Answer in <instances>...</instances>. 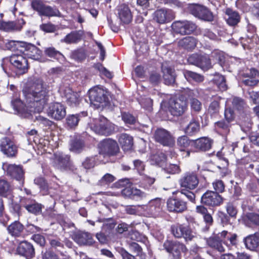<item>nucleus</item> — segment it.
<instances>
[{
    "label": "nucleus",
    "mask_w": 259,
    "mask_h": 259,
    "mask_svg": "<svg viewBox=\"0 0 259 259\" xmlns=\"http://www.w3.org/2000/svg\"><path fill=\"white\" fill-rule=\"evenodd\" d=\"M23 94L25 105L18 98L13 99L11 103L15 113L21 117L29 118L33 113L41 112L48 101V93L41 81L34 82L29 88L24 89Z\"/></svg>",
    "instance_id": "1"
},
{
    "label": "nucleus",
    "mask_w": 259,
    "mask_h": 259,
    "mask_svg": "<svg viewBox=\"0 0 259 259\" xmlns=\"http://www.w3.org/2000/svg\"><path fill=\"white\" fill-rule=\"evenodd\" d=\"M237 237L236 234L225 230L218 234L213 232V237H211V256H213V253L216 251L221 253L225 251L223 244L229 250L232 249L233 247H236L238 242Z\"/></svg>",
    "instance_id": "2"
},
{
    "label": "nucleus",
    "mask_w": 259,
    "mask_h": 259,
    "mask_svg": "<svg viewBox=\"0 0 259 259\" xmlns=\"http://www.w3.org/2000/svg\"><path fill=\"white\" fill-rule=\"evenodd\" d=\"M9 62L17 75L24 74L28 69V61L23 53L13 54L9 58H4L2 61V67L4 72L8 75H12L11 69L7 67Z\"/></svg>",
    "instance_id": "3"
},
{
    "label": "nucleus",
    "mask_w": 259,
    "mask_h": 259,
    "mask_svg": "<svg viewBox=\"0 0 259 259\" xmlns=\"http://www.w3.org/2000/svg\"><path fill=\"white\" fill-rule=\"evenodd\" d=\"M186 102L179 99L171 98L166 102L163 101L161 103V108L165 111H169L174 116H180L182 115L186 108Z\"/></svg>",
    "instance_id": "4"
},
{
    "label": "nucleus",
    "mask_w": 259,
    "mask_h": 259,
    "mask_svg": "<svg viewBox=\"0 0 259 259\" xmlns=\"http://www.w3.org/2000/svg\"><path fill=\"white\" fill-rule=\"evenodd\" d=\"M89 97L91 103L93 104L96 108L106 106L108 101L106 92L98 86L95 87L89 91Z\"/></svg>",
    "instance_id": "5"
},
{
    "label": "nucleus",
    "mask_w": 259,
    "mask_h": 259,
    "mask_svg": "<svg viewBox=\"0 0 259 259\" xmlns=\"http://www.w3.org/2000/svg\"><path fill=\"white\" fill-rule=\"evenodd\" d=\"M171 232L176 238H183L186 242L192 241L196 237V233L188 226L179 224L171 226Z\"/></svg>",
    "instance_id": "6"
},
{
    "label": "nucleus",
    "mask_w": 259,
    "mask_h": 259,
    "mask_svg": "<svg viewBox=\"0 0 259 259\" xmlns=\"http://www.w3.org/2000/svg\"><path fill=\"white\" fill-rule=\"evenodd\" d=\"M163 247L169 253L170 259H180L181 252L187 251L186 246L179 241L166 240L163 244Z\"/></svg>",
    "instance_id": "7"
},
{
    "label": "nucleus",
    "mask_w": 259,
    "mask_h": 259,
    "mask_svg": "<svg viewBox=\"0 0 259 259\" xmlns=\"http://www.w3.org/2000/svg\"><path fill=\"white\" fill-rule=\"evenodd\" d=\"M91 128L97 134L103 135H110L114 131L113 125L104 117L96 119Z\"/></svg>",
    "instance_id": "8"
},
{
    "label": "nucleus",
    "mask_w": 259,
    "mask_h": 259,
    "mask_svg": "<svg viewBox=\"0 0 259 259\" xmlns=\"http://www.w3.org/2000/svg\"><path fill=\"white\" fill-rule=\"evenodd\" d=\"M100 153L104 156H114L119 151L116 141L111 139H106L99 144Z\"/></svg>",
    "instance_id": "9"
},
{
    "label": "nucleus",
    "mask_w": 259,
    "mask_h": 259,
    "mask_svg": "<svg viewBox=\"0 0 259 259\" xmlns=\"http://www.w3.org/2000/svg\"><path fill=\"white\" fill-rule=\"evenodd\" d=\"M154 138L157 142L165 146H171L175 143L174 138L171 134L163 128L155 131Z\"/></svg>",
    "instance_id": "10"
},
{
    "label": "nucleus",
    "mask_w": 259,
    "mask_h": 259,
    "mask_svg": "<svg viewBox=\"0 0 259 259\" xmlns=\"http://www.w3.org/2000/svg\"><path fill=\"white\" fill-rule=\"evenodd\" d=\"M0 151L7 157H14L17 154L18 147L9 138L4 137L0 140Z\"/></svg>",
    "instance_id": "11"
},
{
    "label": "nucleus",
    "mask_w": 259,
    "mask_h": 259,
    "mask_svg": "<svg viewBox=\"0 0 259 259\" xmlns=\"http://www.w3.org/2000/svg\"><path fill=\"white\" fill-rule=\"evenodd\" d=\"M171 27L176 33L182 35L189 34L194 31L196 25L189 21H177L172 23Z\"/></svg>",
    "instance_id": "12"
},
{
    "label": "nucleus",
    "mask_w": 259,
    "mask_h": 259,
    "mask_svg": "<svg viewBox=\"0 0 259 259\" xmlns=\"http://www.w3.org/2000/svg\"><path fill=\"white\" fill-rule=\"evenodd\" d=\"M47 113L51 118L56 120H60L66 115V108L60 103H52L48 108Z\"/></svg>",
    "instance_id": "13"
},
{
    "label": "nucleus",
    "mask_w": 259,
    "mask_h": 259,
    "mask_svg": "<svg viewBox=\"0 0 259 259\" xmlns=\"http://www.w3.org/2000/svg\"><path fill=\"white\" fill-rule=\"evenodd\" d=\"M128 184V180H121L119 181L117 185L121 187L124 188L122 190V194L123 195L129 197H133L137 198L142 199L146 196V194L141 190L135 188H129L126 187Z\"/></svg>",
    "instance_id": "14"
},
{
    "label": "nucleus",
    "mask_w": 259,
    "mask_h": 259,
    "mask_svg": "<svg viewBox=\"0 0 259 259\" xmlns=\"http://www.w3.org/2000/svg\"><path fill=\"white\" fill-rule=\"evenodd\" d=\"M201 202L203 205L197 206L196 211L201 214L204 221L207 223H210V214L208 213L207 209L204 205L210 207V191H207L201 197Z\"/></svg>",
    "instance_id": "15"
},
{
    "label": "nucleus",
    "mask_w": 259,
    "mask_h": 259,
    "mask_svg": "<svg viewBox=\"0 0 259 259\" xmlns=\"http://www.w3.org/2000/svg\"><path fill=\"white\" fill-rule=\"evenodd\" d=\"M175 14L173 11L167 9L156 10L153 14V19L159 24L168 23L174 19Z\"/></svg>",
    "instance_id": "16"
},
{
    "label": "nucleus",
    "mask_w": 259,
    "mask_h": 259,
    "mask_svg": "<svg viewBox=\"0 0 259 259\" xmlns=\"http://www.w3.org/2000/svg\"><path fill=\"white\" fill-rule=\"evenodd\" d=\"M161 209V200L159 198L152 199L148 204L143 205L144 214L149 217H156Z\"/></svg>",
    "instance_id": "17"
},
{
    "label": "nucleus",
    "mask_w": 259,
    "mask_h": 259,
    "mask_svg": "<svg viewBox=\"0 0 259 259\" xmlns=\"http://www.w3.org/2000/svg\"><path fill=\"white\" fill-rule=\"evenodd\" d=\"M3 169L7 175L18 181L23 182L24 172L21 166L6 163L3 164Z\"/></svg>",
    "instance_id": "18"
},
{
    "label": "nucleus",
    "mask_w": 259,
    "mask_h": 259,
    "mask_svg": "<svg viewBox=\"0 0 259 259\" xmlns=\"http://www.w3.org/2000/svg\"><path fill=\"white\" fill-rule=\"evenodd\" d=\"M242 76L246 78L243 80V83L245 85L255 86L259 82L257 79V77L259 76V71L254 68H251L242 73Z\"/></svg>",
    "instance_id": "19"
},
{
    "label": "nucleus",
    "mask_w": 259,
    "mask_h": 259,
    "mask_svg": "<svg viewBox=\"0 0 259 259\" xmlns=\"http://www.w3.org/2000/svg\"><path fill=\"white\" fill-rule=\"evenodd\" d=\"M20 52L23 53L28 58L35 60H38L40 59L41 54V51L35 46L25 42L22 49H20Z\"/></svg>",
    "instance_id": "20"
},
{
    "label": "nucleus",
    "mask_w": 259,
    "mask_h": 259,
    "mask_svg": "<svg viewBox=\"0 0 259 259\" xmlns=\"http://www.w3.org/2000/svg\"><path fill=\"white\" fill-rule=\"evenodd\" d=\"M167 207L169 211L182 212L187 209V205L182 199L173 197L167 200Z\"/></svg>",
    "instance_id": "21"
},
{
    "label": "nucleus",
    "mask_w": 259,
    "mask_h": 259,
    "mask_svg": "<svg viewBox=\"0 0 259 259\" xmlns=\"http://www.w3.org/2000/svg\"><path fill=\"white\" fill-rule=\"evenodd\" d=\"M18 254L24 256L26 259H30L34 256V249L33 246L27 241H22L17 248Z\"/></svg>",
    "instance_id": "22"
},
{
    "label": "nucleus",
    "mask_w": 259,
    "mask_h": 259,
    "mask_svg": "<svg viewBox=\"0 0 259 259\" xmlns=\"http://www.w3.org/2000/svg\"><path fill=\"white\" fill-rule=\"evenodd\" d=\"M189 10L195 17L205 21L210 20L209 11L205 7L199 5H193L190 6Z\"/></svg>",
    "instance_id": "23"
},
{
    "label": "nucleus",
    "mask_w": 259,
    "mask_h": 259,
    "mask_svg": "<svg viewBox=\"0 0 259 259\" xmlns=\"http://www.w3.org/2000/svg\"><path fill=\"white\" fill-rule=\"evenodd\" d=\"M198 184V180L193 173H187L181 179L180 184L182 187L189 189H194Z\"/></svg>",
    "instance_id": "24"
},
{
    "label": "nucleus",
    "mask_w": 259,
    "mask_h": 259,
    "mask_svg": "<svg viewBox=\"0 0 259 259\" xmlns=\"http://www.w3.org/2000/svg\"><path fill=\"white\" fill-rule=\"evenodd\" d=\"M24 24L25 22L23 19H18L15 21L4 22L0 21V29L6 31L20 30Z\"/></svg>",
    "instance_id": "25"
},
{
    "label": "nucleus",
    "mask_w": 259,
    "mask_h": 259,
    "mask_svg": "<svg viewBox=\"0 0 259 259\" xmlns=\"http://www.w3.org/2000/svg\"><path fill=\"white\" fill-rule=\"evenodd\" d=\"M161 70L165 84L167 85L174 84L175 82L176 78L174 69L165 63L162 64Z\"/></svg>",
    "instance_id": "26"
},
{
    "label": "nucleus",
    "mask_w": 259,
    "mask_h": 259,
    "mask_svg": "<svg viewBox=\"0 0 259 259\" xmlns=\"http://www.w3.org/2000/svg\"><path fill=\"white\" fill-rule=\"evenodd\" d=\"M225 13L228 17L226 20L228 25L235 27L240 22L241 16L238 12L228 8Z\"/></svg>",
    "instance_id": "27"
},
{
    "label": "nucleus",
    "mask_w": 259,
    "mask_h": 259,
    "mask_svg": "<svg viewBox=\"0 0 259 259\" xmlns=\"http://www.w3.org/2000/svg\"><path fill=\"white\" fill-rule=\"evenodd\" d=\"M246 247L250 250H259V235L257 233L249 235L243 239Z\"/></svg>",
    "instance_id": "28"
},
{
    "label": "nucleus",
    "mask_w": 259,
    "mask_h": 259,
    "mask_svg": "<svg viewBox=\"0 0 259 259\" xmlns=\"http://www.w3.org/2000/svg\"><path fill=\"white\" fill-rule=\"evenodd\" d=\"M211 81L213 84L212 88L214 89V90L221 92L227 90V85L224 76L219 73H216L213 74Z\"/></svg>",
    "instance_id": "29"
},
{
    "label": "nucleus",
    "mask_w": 259,
    "mask_h": 259,
    "mask_svg": "<svg viewBox=\"0 0 259 259\" xmlns=\"http://www.w3.org/2000/svg\"><path fill=\"white\" fill-rule=\"evenodd\" d=\"M212 168L215 170L218 168L221 172L225 170L228 165V160L224 157H222V153L217 152L216 156L213 158V160L211 161Z\"/></svg>",
    "instance_id": "30"
},
{
    "label": "nucleus",
    "mask_w": 259,
    "mask_h": 259,
    "mask_svg": "<svg viewBox=\"0 0 259 259\" xmlns=\"http://www.w3.org/2000/svg\"><path fill=\"white\" fill-rule=\"evenodd\" d=\"M243 223L247 226H259V210L256 212H247L242 217Z\"/></svg>",
    "instance_id": "31"
},
{
    "label": "nucleus",
    "mask_w": 259,
    "mask_h": 259,
    "mask_svg": "<svg viewBox=\"0 0 259 259\" xmlns=\"http://www.w3.org/2000/svg\"><path fill=\"white\" fill-rule=\"evenodd\" d=\"M118 15L120 21L125 24L129 23L132 19V15L127 6L120 5L118 9Z\"/></svg>",
    "instance_id": "32"
},
{
    "label": "nucleus",
    "mask_w": 259,
    "mask_h": 259,
    "mask_svg": "<svg viewBox=\"0 0 259 259\" xmlns=\"http://www.w3.org/2000/svg\"><path fill=\"white\" fill-rule=\"evenodd\" d=\"M74 240L80 245H91L93 243V239L91 235L87 232L77 233L74 236Z\"/></svg>",
    "instance_id": "33"
},
{
    "label": "nucleus",
    "mask_w": 259,
    "mask_h": 259,
    "mask_svg": "<svg viewBox=\"0 0 259 259\" xmlns=\"http://www.w3.org/2000/svg\"><path fill=\"white\" fill-rule=\"evenodd\" d=\"M22 205L29 212L37 213L41 211V205L37 203L33 200L23 199L21 200Z\"/></svg>",
    "instance_id": "34"
},
{
    "label": "nucleus",
    "mask_w": 259,
    "mask_h": 259,
    "mask_svg": "<svg viewBox=\"0 0 259 259\" xmlns=\"http://www.w3.org/2000/svg\"><path fill=\"white\" fill-rule=\"evenodd\" d=\"M7 230L12 236L17 237L21 235L24 230V226L19 221H14L8 227Z\"/></svg>",
    "instance_id": "35"
},
{
    "label": "nucleus",
    "mask_w": 259,
    "mask_h": 259,
    "mask_svg": "<svg viewBox=\"0 0 259 259\" xmlns=\"http://www.w3.org/2000/svg\"><path fill=\"white\" fill-rule=\"evenodd\" d=\"M226 54L223 51L219 50H214L211 52V61L214 63H218L223 67L226 66Z\"/></svg>",
    "instance_id": "36"
},
{
    "label": "nucleus",
    "mask_w": 259,
    "mask_h": 259,
    "mask_svg": "<svg viewBox=\"0 0 259 259\" xmlns=\"http://www.w3.org/2000/svg\"><path fill=\"white\" fill-rule=\"evenodd\" d=\"M118 142L124 151L131 150L133 146V138L127 134H121Z\"/></svg>",
    "instance_id": "37"
},
{
    "label": "nucleus",
    "mask_w": 259,
    "mask_h": 259,
    "mask_svg": "<svg viewBox=\"0 0 259 259\" xmlns=\"http://www.w3.org/2000/svg\"><path fill=\"white\" fill-rule=\"evenodd\" d=\"M197 44L196 39L191 36H187L180 39L178 42L179 47L187 50L194 49Z\"/></svg>",
    "instance_id": "38"
},
{
    "label": "nucleus",
    "mask_w": 259,
    "mask_h": 259,
    "mask_svg": "<svg viewBox=\"0 0 259 259\" xmlns=\"http://www.w3.org/2000/svg\"><path fill=\"white\" fill-rule=\"evenodd\" d=\"M70 157L68 155L63 153L55 154L54 162L56 166L59 168H64L69 164Z\"/></svg>",
    "instance_id": "39"
},
{
    "label": "nucleus",
    "mask_w": 259,
    "mask_h": 259,
    "mask_svg": "<svg viewBox=\"0 0 259 259\" xmlns=\"http://www.w3.org/2000/svg\"><path fill=\"white\" fill-rule=\"evenodd\" d=\"M149 160L151 164L157 165L163 167L165 165L166 156L162 152H157L150 156Z\"/></svg>",
    "instance_id": "40"
},
{
    "label": "nucleus",
    "mask_w": 259,
    "mask_h": 259,
    "mask_svg": "<svg viewBox=\"0 0 259 259\" xmlns=\"http://www.w3.org/2000/svg\"><path fill=\"white\" fill-rule=\"evenodd\" d=\"M192 144L196 149L201 151H206L210 148V140L206 137H202L192 142Z\"/></svg>",
    "instance_id": "41"
},
{
    "label": "nucleus",
    "mask_w": 259,
    "mask_h": 259,
    "mask_svg": "<svg viewBox=\"0 0 259 259\" xmlns=\"http://www.w3.org/2000/svg\"><path fill=\"white\" fill-rule=\"evenodd\" d=\"M232 105L233 108L240 113L247 112L249 108L244 100L239 97L233 98Z\"/></svg>",
    "instance_id": "42"
},
{
    "label": "nucleus",
    "mask_w": 259,
    "mask_h": 259,
    "mask_svg": "<svg viewBox=\"0 0 259 259\" xmlns=\"http://www.w3.org/2000/svg\"><path fill=\"white\" fill-rule=\"evenodd\" d=\"M82 34V33L79 31H72L66 35L61 41L67 44H75L81 39Z\"/></svg>",
    "instance_id": "43"
},
{
    "label": "nucleus",
    "mask_w": 259,
    "mask_h": 259,
    "mask_svg": "<svg viewBox=\"0 0 259 259\" xmlns=\"http://www.w3.org/2000/svg\"><path fill=\"white\" fill-rule=\"evenodd\" d=\"M87 116L86 112H82L79 114L69 115L66 118V123L69 127L73 128L77 125L81 116Z\"/></svg>",
    "instance_id": "44"
},
{
    "label": "nucleus",
    "mask_w": 259,
    "mask_h": 259,
    "mask_svg": "<svg viewBox=\"0 0 259 259\" xmlns=\"http://www.w3.org/2000/svg\"><path fill=\"white\" fill-rule=\"evenodd\" d=\"M246 189L249 193L252 196L259 195V181L258 178L254 181H250L246 185Z\"/></svg>",
    "instance_id": "45"
},
{
    "label": "nucleus",
    "mask_w": 259,
    "mask_h": 259,
    "mask_svg": "<svg viewBox=\"0 0 259 259\" xmlns=\"http://www.w3.org/2000/svg\"><path fill=\"white\" fill-rule=\"evenodd\" d=\"M183 74L185 78L189 81L193 80L197 82H200L204 80V77L202 75L191 71L184 70Z\"/></svg>",
    "instance_id": "46"
},
{
    "label": "nucleus",
    "mask_w": 259,
    "mask_h": 259,
    "mask_svg": "<svg viewBox=\"0 0 259 259\" xmlns=\"http://www.w3.org/2000/svg\"><path fill=\"white\" fill-rule=\"evenodd\" d=\"M226 210L228 214L232 219H236L238 212V209L235 203L233 201H229L226 203Z\"/></svg>",
    "instance_id": "47"
},
{
    "label": "nucleus",
    "mask_w": 259,
    "mask_h": 259,
    "mask_svg": "<svg viewBox=\"0 0 259 259\" xmlns=\"http://www.w3.org/2000/svg\"><path fill=\"white\" fill-rule=\"evenodd\" d=\"M199 130L200 124L198 122L193 120L186 126L185 132L189 136H192L198 133Z\"/></svg>",
    "instance_id": "48"
},
{
    "label": "nucleus",
    "mask_w": 259,
    "mask_h": 259,
    "mask_svg": "<svg viewBox=\"0 0 259 259\" xmlns=\"http://www.w3.org/2000/svg\"><path fill=\"white\" fill-rule=\"evenodd\" d=\"M186 136L180 137L177 140V144L181 151H185L190 146H193L192 142Z\"/></svg>",
    "instance_id": "49"
},
{
    "label": "nucleus",
    "mask_w": 259,
    "mask_h": 259,
    "mask_svg": "<svg viewBox=\"0 0 259 259\" xmlns=\"http://www.w3.org/2000/svg\"><path fill=\"white\" fill-rule=\"evenodd\" d=\"M230 122L227 120L219 121L214 124V130L218 132L228 133L229 132Z\"/></svg>",
    "instance_id": "50"
},
{
    "label": "nucleus",
    "mask_w": 259,
    "mask_h": 259,
    "mask_svg": "<svg viewBox=\"0 0 259 259\" xmlns=\"http://www.w3.org/2000/svg\"><path fill=\"white\" fill-rule=\"evenodd\" d=\"M11 191L10 183L4 179L0 178V195L7 196Z\"/></svg>",
    "instance_id": "51"
},
{
    "label": "nucleus",
    "mask_w": 259,
    "mask_h": 259,
    "mask_svg": "<svg viewBox=\"0 0 259 259\" xmlns=\"http://www.w3.org/2000/svg\"><path fill=\"white\" fill-rule=\"evenodd\" d=\"M66 98L67 104L71 107L77 106L80 101L79 95L75 92H71L70 94H67Z\"/></svg>",
    "instance_id": "52"
},
{
    "label": "nucleus",
    "mask_w": 259,
    "mask_h": 259,
    "mask_svg": "<svg viewBox=\"0 0 259 259\" xmlns=\"http://www.w3.org/2000/svg\"><path fill=\"white\" fill-rule=\"evenodd\" d=\"M83 146L84 143L82 140L75 139L71 141L70 150L74 152L79 153L81 151Z\"/></svg>",
    "instance_id": "53"
},
{
    "label": "nucleus",
    "mask_w": 259,
    "mask_h": 259,
    "mask_svg": "<svg viewBox=\"0 0 259 259\" xmlns=\"http://www.w3.org/2000/svg\"><path fill=\"white\" fill-rule=\"evenodd\" d=\"M25 45V42L9 40L6 43V48L10 50L14 51L22 49L23 46Z\"/></svg>",
    "instance_id": "54"
},
{
    "label": "nucleus",
    "mask_w": 259,
    "mask_h": 259,
    "mask_svg": "<svg viewBox=\"0 0 259 259\" xmlns=\"http://www.w3.org/2000/svg\"><path fill=\"white\" fill-rule=\"evenodd\" d=\"M218 221L223 225H227L230 224V218H231L227 213L223 211H219L217 214Z\"/></svg>",
    "instance_id": "55"
},
{
    "label": "nucleus",
    "mask_w": 259,
    "mask_h": 259,
    "mask_svg": "<svg viewBox=\"0 0 259 259\" xmlns=\"http://www.w3.org/2000/svg\"><path fill=\"white\" fill-rule=\"evenodd\" d=\"M58 13L59 12L58 10L53 9L50 6H47L46 5H44L41 10V11H40L39 14L40 15L52 17L57 16Z\"/></svg>",
    "instance_id": "56"
},
{
    "label": "nucleus",
    "mask_w": 259,
    "mask_h": 259,
    "mask_svg": "<svg viewBox=\"0 0 259 259\" xmlns=\"http://www.w3.org/2000/svg\"><path fill=\"white\" fill-rule=\"evenodd\" d=\"M45 53L46 55L51 58L60 59L63 57L62 54L53 47L46 48Z\"/></svg>",
    "instance_id": "57"
},
{
    "label": "nucleus",
    "mask_w": 259,
    "mask_h": 259,
    "mask_svg": "<svg viewBox=\"0 0 259 259\" xmlns=\"http://www.w3.org/2000/svg\"><path fill=\"white\" fill-rule=\"evenodd\" d=\"M34 183L39 186L41 191H45V194L48 191V186L43 178L39 177L34 179Z\"/></svg>",
    "instance_id": "58"
},
{
    "label": "nucleus",
    "mask_w": 259,
    "mask_h": 259,
    "mask_svg": "<svg viewBox=\"0 0 259 259\" xmlns=\"http://www.w3.org/2000/svg\"><path fill=\"white\" fill-rule=\"evenodd\" d=\"M141 106L148 111L152 110L153 101L149 98H142L140 101Z\"/></svg>",
    "instance_id": "59"
},
{
    "label": "nucleus",
    "mask_w": 259,
    "mask_h": 259,
    "mask_svg": "<svg viewBox=\"0 0 259 259\" xmlns=\"http://www.w3.org/2000/svg\"><path fill=\"white\" fill-rule=\"evenodd\" d=\"M223 201V197L217 192L211 191V205H220Z\"/></svg>",
    "instance_id": "60"
},
{
    "label": "nucleus",
    "mask_w": 259,
    "mask_h": 259,
    "mask_svg": "<svg viewBox=\"0 0 259 259\" xmlns=\"http://www.w3.org/2000/svg\"><path fill=\"white\" fill-rule=\"evenodd\" d=\"M199 61H200V65H198V67H200L203 70H206L208 69V66L210 64V60L208 55H200Z\"/></svg>",
    "instance_id": "61"
},
{
    "label": "nucleus",
    "mask_w": 259,
    "mask_h": 259,
    "mask_svg": "<svg viewBox=\"0 0 259 259\" xmlns=\"http://www.w3.org/2000/svg\"><path fill=\"white\" fill-rule=\"evenodd\" d=\"M121 117L125 124H134L136 121V118L131 114L126 112L121 113Z\"/></svg>",
    "instance_id": "62"
},
{
    "label": "nucleus",
    "mask_w": 259,
    "mask_h": 259,
    "mask_svg": "<svg viewBox=\"0 0 259 259\" xmlns=\"http://www.w3.org/2000/svg\"><path fill=\"white\" fill-rule=\"evenodd\" d=\"M212 186L214 190V192L220 193L225 191V185L222 180H218L215 181L212 183Z\"/></svg>",
    "instance_id": "63"
},
{
    "label": "nucleus",
    "mask_w": 259,
    "mask_h": 259,
    "mask_svg": "<svg viewBox=\"0 0 259 259\" xmlns=\"http://www.w3.org/2000/svg\"><path fill=\"white\" fill-rule=\"evenodd\" d=\"M163 169L166 172L171 174H178L181 171L180 166L177 164H169Z\"/></svg>",
    "instance_id": "64"
}]
</instances>
